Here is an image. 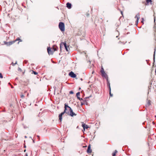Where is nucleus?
<instances>
[{"instance_id": "obj_22", "label": "nucleus", "mask_w": 156, "mask_h": 156, "mask_svg": "<svg viewBox=\"0 0 156 156\" xmlns=\"http://www.w3.org/2000/svg\"><path fill=\"white\" fill-rule=\"evenodd\" d=\"M138 20H136V21L135 22V25H137V24H138Z\"/></svg>"}, {"instance_id": "obj_41", "label": "nucleus", "mask_w": 156, "mask_h": 156, "mask_svg": "<svg viewBox=\"0 0 156 156\" xmlns=\"http://www.w3.org/2000/svg\"><path fill=\"white\" fill-rule=\"evenodd\" d=\"M26 156H27V155L26 154Z\"/></svg>"}, {"instance_id": "obj_20", "label": "nucleus", "mask_w": 156, "mask_h": 156, "mask_svg": "<svg viewBox=\"0 0 156 156\" xmlns=\"http://www.w3.org/2000/svg\"><path fill=\"white\" fill-rule=\"evenodd\" d=\"M32 72H33L32 73H33L35 75H37V72H35V71H33Z\"/></svg>"}, {"instance_id": "obj_5", "label": "nucleus", "mask_w": 156, "mask_h": 156, "mask_svg": "<svg viewBox=\"0 0 156 156\" xmlns=\"http://www.w3.org/2000/svg\"><path fill=\"white\" fill-rule=\"evenodd\" d=\"M51 49V48L50 47H48L47 48V51L49 55H52L53 54V52Z\"/></svg>"}, {"instance_id": "obj_26", "label": "nucleus", "mask_w": 156, "mask_h": 156, "mask_svg": "<svg viewBox=\"0 0 156 156\" xmlns=\"http://www.w3.org/2000/svg\"><path fill=\"white\" fill-rule=\"evenodd\" d=\"M142 21L141 23H143V24H144V19L143 18H142Z\"/></svg>"}, {"instance_id": "obj_33", "label": "nucleus", "mask_w": 156, "mask_h": 156, "mask_svg": "<svg viewBox=\"0 0 156 156\" xmlns=\"http://www.w3.org/2000/svg\"><path fill=\"white\" fill-rule=\"evenodd\" d=\"M11 88H13V87L12 85H11Z\"/></svg>"}, {"instance_id": "obj_11", "label": "nucleus", "mask_w": 156, "mask_h": 156, "mask_svg": "<svg viewBox=\"0 0 156 156\" xmlns=\"http://www.w3.org/2000/svg\"><path fill=\"white\" fill-rule=\"evenodd\" d=\"M135 18H136V20H139L140 19V14L139 13H137L135 17Z\"/></svg>"}, {"instance_id": "obj_1", "label": "nucleus", "mask_w": 156, "mask_h": 156, "mask_svg": "<svg viewBox=\"0 0 156 156\" xmlns=\"http://www.w3.org/2000/svg\"><path fill=\"white\" fill-rule=\"evenodd\" d=\"M59 28L62 31H64L65 30V25L64 23L60 22L59 23Z\"/></svg>"}, {"instance_id": "obj_32", "label": "nucleus", "mask_w": 156, "mask_h": 156, "mask_svg": "<svg viewBox=\"0 0 156 156\" xmlns=\"http://www.w3.org/2000/svg\"><path fill=\"white\" fill-rule=\"evenodd\" d=\"M121 13L122 15V11H121Z\"/></svg>"}, {"instance_id": "obj_29", "label": "nucleus", "mask_w": 156, "mask_h": 156, "mask_svg": "<svg viewBox=\"0 0 156 156\" xmlns=\"http://www.w3.org/2000/svg\"><path fill=\"white\" fill-rule=\"evenodd\" d=\"M17 64V62H16L15 63H14L13 62L12 63V65L13 66H14L15 65Z\"/></svg>"}, {"instance_id": "obj_25", "label": "nucleus", "mask_w": 156, "mask_h": 156, "mask_svg": "<svg viewBox=\"0 0 156 156\" xmlns=\"http://www.w3.org/2000/svg\"><path fill=\"white\" fill-rule=\"evenodd\" d=\"M69 94H73V91L71 90L70 91Z\"/></svg>"}, {"instance_id": "obj_4", "label": "nucleus", "mask_w": 156, "mask_h": 156, "mask_svg": "<svg viewBox=\"0 0 156 156\" xmlns=\"http://www.w3.org/2000/svg\"><path fill=\"white\" fill-rule=\"evenodd\" d=\"M101 75L105 77L106 76V74L105 73L104 70L103 68H102V69L101 70Z\"/></svg>"}, {"instance_id": "obj_10", "label": "nucleus", "mask_w": 156, "mask_h": 156, "mask_svg": "<svg viewBox=\"0 0 156 156\" xmlns=\"http://www.w3.org/2000/svg\"><path fill=\"white\" fill-rule=\"evenodd\" d=\"M82 126L83 128V129H85V128L87 129L88 128V127L87 126V125H86L85 124H82Z\"/></svg>"}, {"instance_id": "obj_38", "label": "nucleus", "mask_w": 156, "mask_h": 156, "mask_svg": "<svg viewBox=\"0 0 156 156\" xmlns=\"http://www.w3.org/2000/svg\"><path fill=\"white\" fill-rule=\"evenodd\" d=\"M33 142L34 143V140H33Z\"/></svg>"}, {"instance_id": "obj_16", "label": "nucleus", "mask_w": 156, "mask_h": 156, "mask_svg": "<svg viewBox=\"0 0 156 156\" xmlns=\"http://www.w3.org/2000/svg\"><path fill=\"white\" fill-rule=\"evenodd\" d=\"M64 44V47L66 49V50L67 51H68L69 50L68 49V48H67L68 47L67 46L66 43H65ZM69 47V46H68V47Z\"/></svg>"}, {"instance_id": "obj_39", "label": "nucleus", "mask_w": 156, "mask_h": 156, "mask_svg": "<svg viewBox=\"0 0 156 156\" xmlns=\"http://www.w3.org/2000/svg\"><path fill=\"white\" fill-rule=\"evenodd\" d=\"M24 152L26 151V150H25L24 151Z\"/></svg>"}, {"instance_id": "obj_23", "label": "nucleus", "mask_w": 156, "mask_h": 156, "mask_svg": "<svg viewBox=\"0 0 156 156\" xmlns=\"http://www.w3.org/2000/svg\"><path fill=\"white\" fill-rule=\"evenodd\" d=\"M155 50L154 51V55H153V59H154H154H155Z\"/></svg>"}, {"instance_id": "obj_8", "label": "nucleus", "mask_w": 156, "mask_h": 156, "mask_svg": "<svg viewBox=\"0 0 156 156\" xmlns=\"http://www.w3.org/2000/svg\"><path fill=\"white\" fill-rule=\"evenodd\" d=\"M66 6L69 9H70L71 8L72 5L69 2H67L66 3Z\"/></svg>"}, {"instance_id": "obj_14", "label": "nucleus", "mask_w": 156, "mask_h": 156, "mask_svg": "<svg viewBox=\"0 0 156 156\" xmlns=\"http://www.w3.org/2000/svg\"><path fill=\"white\" fill-rule=\"evenodd\" d=\"M15 42V41H10V42L7 43V44L8 45H10L12 44L13 43H14Z\"/></svg>"}, {"instance_id": "obj_31", "label": "nucleus", "mask_w": 156, "mask_h": 156, "mask_svg": "<svg viewBox=\"0 0 156 156\" xmlns=\"http://www.w3.org/2000/svg\"><path fill=\"white\" fill-rule=\"evenodd\" d=\"M37 136L38 138V140H39V136Z\"/></svg>"}, {"instance_id": "obj_9", "label": "nucleus", "mask_w": 156, "mask_h": 156, "mask_svg": "<svg viewBox=\"0 0 156 156\" xmlns=\"http://www.w3.org/2000/svg\"><path fill=\"white\" fill-rule=\"evenodd\" d=\"M87 152V153H90L91 152V150L90 149V145H89L88 147Z\"/></svg>"}, {"instance_id": "obj_36", "label": "nucleus", "mask_w": 156, "mask_h": 156, "mask_svg": "<svg viewBox=\"0 0 156 156\" xmlns=\"http://www.w3.org/2000/svg\"><path fill=\"white\" fill-rule=\"evenodd\" d=\"M154 22H155V19H154Z\"/></svg>"}, {"instance_id": "obj_40", "label": "nucleus", "mask_w": 156, "mask_h": 156, "mask_svg": "<svg viewBox=\"0 0 156 156\" xmlns=\"http://www.w3.org/2000/svg\"><path fill=\"white\" fill-rule=\"evenodd\" d=\"M26 156H27V155L26 154Z\"/></svg>"}, {"instance_id": "obj_27", "label": "nucleus", "mask_w": 156, "mask_h": 156, "mask_svg": "<svg viewBox=\"0 0 156 156\" xmlns=\"http://www.w3.org/2000/svg\"><path fill=\"white\" fill-rule=\"evenodd\" d=\"M0 77L1 78H3V76L1 73H0Z\"/></svg>"}, {"instance_id": "obj_34", "label": "nucleus", "mask_w": 156, "mask_h": 156, "mask_svg": "<svg viewBox=\"0 0 156 156\" xmlns=\"http://www.w3.org/2000/svg\"><path fill=\"white\" fill-rule=\"evenodd\" d=\"M19 69L20 70H21V69L20 68H19Z\"/></svg>"}, {"instance_id": "obj_21", "label": "nucleus", "mask_w": 156, "mask_h": 156, "mask_svg": "<svg viewBox=\"0 0 156 156\" xmlns=\"http://www.w3.org/2000/svg\"><path fill=\"white\" fill-rule=\"evenodd\" d=\"M80 95V92H78L76 94V96L77 97H79V96Z\"/></svg>"}, {"instance_id": "obj_24", "label": "nucleus", "mask_w": 156, "mask_h": 156, "mask_svg": "<svg viewBox=\"0 0 156 156\" xmlns=\"http://www.w3.org/2000/svg\"><path fill=\"white\" fill-rule=\"evenodd\" d=\"M19 40H20V41H21V40L19 38H17L15 41V42L16 41Z\"/></svg>"}, {"instance_id": "obj_13", "label": "nucleus", "mask_w": 156, "mask_h": 156, "mask_svg": "<svg viewBox=\"0 0 156 156\" xmlns=\"http://www.w3.org/2000/svg\"><path fill=\"white\" fill-rule=\"evenodd\" d=\"M151 104V101L150 100H148L147 101V103L146 105V106L147 107H149Z\"/></svg>"}, {"instance_id": "obj_17", "label": "nucleus", "mask_w": 156, "mask_h": 156, "mask_svg": "<svg viewBox=\"0 0 156 156\" xmlns=\"http://www.w3.org/2000/svg\"><path fill=\"white\" fill-rule=\"evenodd\" d=\"M69 109H67V108H66V111H65V110H64V112H64V113H66V114H69Z\"/></svg>"}, {"instance_id": "obj_19", "label": "nucleus", "mask_w": 156, "mask_h": 156, "mask_svg": "<svg viewBox=\"0 0 156 156\" xmlns=\"http://www.w3.org/2000/svg\"><path fill=\"white\" fill-rule=\"evenodd\" d=\"M117 152V151L115 150V151L112 153V156H115Z\"/></svg>"}, {"instance_id": "obj_2", "label": "nucleus", "mask_w": 156, "mask_h": 156, "mask_svg": "<svg viewBox=\"0 0 156 156\" xmlns=\"http://www.w3.org/2000/svg\"><path fill=\"white\" fill-rule=\"evenodd\" d=\"M69 114L71 116H76V114H75L73 112V111L72 109L70 108L69 109Z\"/></svg>"}, {"instance_id": "obj_30", "label": "nucleus", "mask_w": 156, "mask_h": 156, "mask_svg": "<svg viewBox=\"0 0 156 156\" xmlns=\"http://www.w3.org/2000/svg\"><path fill=\"white\" fill-rule=\"evenodd\" d=\"M24 95H23L22 94V95H21V97L22 98H24Z\"/></svg>"}, {"instance_id": "obj_15", "label": "nucleus", "mask_w": 156, "mask_h": 156, "mask_svg": "<svg viewBox=\"0 0 156 156\" xmlns=\"http://www.w3.org/2000/svg\"><path fill=\"white\" fill-rule=\"evenodd\" d=\"M53 49L54 51H57L58 49V48L57 46L54 45L53 47Z\"/></svg>"}, {"instance_id": "obj_7", "label": "nucleus", "mask_w": 156, "mask_h": 156, "mask_svg": "<svg viewBox=\"0 0 156 156\" xmlns=\"http://www.w3.org/2000/svg\"><path fill=\"white\" fill-rule=\"evenodd\" d=\"M107 85L109 87V94L111 96H112V94H111V87L110 86V84L108 82V83Z\"/></svg>"}, {"instance_id": "obj_37", "label": "nucleus", "mask_w": 156, "mask_h": 156, "mask_svg": "<svg viewBox=\"0 0 156 156\" xmlns=\"http://www.w3.org/2000/svg\"><path fill=\"white\" fill-rule=\"evenodd\" d=\"M9 84H10V85H11V84H10V83H9Z\"/></svg>"}, {"instance_id": "obj_18", "label": "nucleus", "mask_w": 156, "mask_h": 156, "mask_svg": "<svg viewBox=\"0 0 156 156\" xmlns=\"http://www.w3.org/2000/svg\"><path fill=\"white\" fill-rule=\"evenodd\" d=\"M146 4H145L146 5H148L149 2L151 3V0H146Z\"/></svg>"}, {"instance_id": "obj_35", "label": "nucleus", "mask_w": 156, "mask_h": 156, "mask_svg": "<svg viewBox=\"0 0 156 156\" xmlns=\"http://www.w3.org/2000/svg\"><path fill=\"white\" fill-rule=\"evenodd\" d=\"M25 138H27V136H25Z\"/></svg>"}, {"instance_id": "obj_3", "label": "nucleus", "mask_w": 156, "mask_h": 156, "mask_svg": "<svg viewBox=\"0 0 156 156\" xmlns=\"http://www.w3.org/2000/svg\"><path fill=\"white\" fill-rule=\"evenodd\" d=\"M69 75L72 78H75L76 76V75L72 71H71L69 73Z\"/></svg>"}, {"instance_id": "obj_28", "label": "nucleus", "mask_w": 156, "mask_h": 156, "mask_svg": "<svg viewBox=\"0 0 156 156\" xmlns=\"http://www.w3.org/2000/svg\"><path fill=\"white\" fill-rule=\"evenodd\" d=\"M77 98L78 99H79L80 100H82V98H80L79 97H77Z\"/></svg>"}, {"instance_id": "obj_6", "label": "nucleus", "mask_w": 156, "mask_h": 156, "mask_svg": "<svg viewBox=\"0 0 156 156\" xmlns=\"http://www.w3.org/2000/svg\"><path fill=\"white\" fill-rule=\"evenodd\" d=\"M64 114V112H62L59 115L58 118L59 120H60V122H61L62 119V116Z\"/></svg>"}, {"instance_id": "obj_12", "label": "nucleus", "mask_w": 156, "mask_h": 156, "mask_svg": "<svg viewBox=\"0 0 156 156\" xmlns=\"http://www.w3.org/2000/svg\"><path fill=\"white\" fill-rule=\"evenodd\" d=\"M68 108L69 109L70 108H71L70 107L68 106L67 105L66 103H65V111H66V108Z\"/></svg>"}]
</instances>
